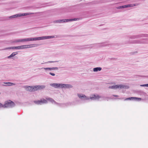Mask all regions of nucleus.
Listing matches in <instances>:
<instances>
[{
  "label": "nucleus",
  "instance_id": "obj_1",
  "mask_svg": "<svg viewBox=\"0 0 148 148\" xmlns=\"http://www.w3.org/2000/svg\"><path fill=\"white\" fill-rule=\"evenodd\" d=\"M49 36H44L37 37L28 38L23 39H18L14 40L12 42L15 43L19 42H26L30 41H35L41 40L49 39Z\"/></svg>",
  "mask_w": 148,
  "mask_h": 148
},
{
  "label": "nucleus",
  "instance_id": "obj_2",
  "mask_svg": "<svg viewBox=\"0 0 148 148\" xmlns=\"http://www.w3.org/2000/svg\"><path fill=\"white\" fill-rule=\"evenodd\" d=\"M148 44V38H142L138 40L125 41L123 42V44Z\"/></svg>",
  "mask_w": 148,
  "mask_h": 148
},
{
  "label": "nucleus",
  "instance_id": "obj_3",
  "mask_svg": "<svg viewBox=\"0 0 148 148\" xmlns=\"http://www.w3.org/2000/svg\"><path fill=\"white\" fill-rule=\"evenodd\" d=\"M78 97L82 100H85L91 99L92 100H95L99 99L100 98V97L98 95H92V97H86L85 95L81 94H78Z\"/></svg>",
  "mask_w": 148,
  "mask_h": 148
},
{
  "label": "nucleus",
  "instance_id": "obj_4",
  "mask_svg": "<svg viewBox=\"0 0 148 148\" xmlns=\"http://www.w3.org/2000/svg\"><path fill=\"white\" fill-rule=\"evenodd\" d=\"M145 37H148V34H142L137 35L127 36H126V38L131 39H135Z\"/></svg>",
  "mask_w": 148,
  "mask_h": 148
},
{
  "label": "nucleus",
  "instance_id": "obj_5",
  "mask_svg": "<svg viewBox=\"0 0 148 148\" xmlns=\"http://www.w3.org/2000/svg\"><path fill=\"white\" fill-rule=\"evenodd\" d=\"M79 18H74L73 19H59L57 20H55L53 21V23H63L68 22L69 21H75L77 20H79Z\"/></svg>",
  "mask_w": 148,
  "mask_h": 148
},
{
  "label": "nucleus",
  "instance_id": "obj_6",
  "mask_svg": "<svg viewBox=\"0 0 148 148\" xmlns=\"http://www.w3.org/2000/svg\"><path fill=\"white\" fill-rule=\"evenodd\" d=\"M15 106V103L12 101L9 100L5 102V104L3 105V108H12L14 107Z\"/></svg>",
  "mask_w": 148,
  "mask_h": 148
},
{
  "label": "nucleus",
  "instance_id": "obj_7",
  "mask_svg": "<svg viewBox=\"0 0 148 148\" xmlns=\"http://www.w3.org/2000/svg\"><path fill=\"white\" fill-rule=\"evenodd\" d=\"M101 44L100 43H96L95 44H91L89 45H87L86 46L88 47H90L92 48L93 47H95V48H99L101 47H104L106 46L107 45H101Z\"/></svg>",
  "mask_w": 148,
  "mask_h": 148
},
{
  "label": "nucleus",
  "instance_id": "obj_8",
  "mask_svg": "<svg viewBox=\"0 0 148 148\" xmlns=\"http://www.w3.org/2000/svg\"><path fill=\"white\" fill-rule=\"evenodd\" d=\"M27 15H29V14H28V13H23L22 14H18L10 16L9 17V18L10 19H12L16 17L23 16Z\"/></svg>",
  "mask_w": 148,
  "mask_h": 148
},
{
  "label": "nucleus",
  "instance_id": "obj_9",
  "mask_svg": "<svg viewBox=\"0 0 148 148\" xmlns=\"http://www.w3.org/2000/svg\"><path fill=\"white\" fill-rule=\"evenodd\" d=\"M24 87L26 90L29 92L35 91L36 90L35 88V86H25Z\"/></svg>",
  "mask_w": 148,
  "mask_h": 148
},
{
  "label": "nucleus",
  "instance_id": "obj_10",
  "mask_svg": "<svg viewBox=\"0 0 148 148\" xmlns=\"http://www.w3.org/2000/svg\"><path fill=\"white\" fill-rule=\"evenodd\" d=\"M60 88H72L73 86L69 84H60Z\"/></svg>",
  "mask_w": 148,
  "mask_h": 148
},
{
  "label": "nucleus",
  "instance_id": "obj_11",
  "mask_svg": "<svg viewBox=\"0 0 148 148\" xmlns=\"http://www.w3.org/2000/svg\"><path fill=\"white\" fill-rule=\"evenodd\" d=\"M34 102L36 104L41 105L43 103H47V101L46 100L43 99V100H40L34 101Z\"/></svg>",
  "mask_w": 148,
  "mask_h": 148
},
{
  "label": "nucleus",
  "instance_id": "obj_12",
  "mask_svg": "<svg viewBox=\"0 0 148 148\" xmlns=\"http://www.w3.org/2000/svg\"><path fill=\"white\" fill-rule=\"evenodd\" d=\"M129 88L128 86H125L124 85H116V89L117 88L122 89H128Z\"/></svg>",
  "mask_w": 148,
  "mask_h": 148
},
{
  "label": "nucleus",
  "instance_id": "obj_13",
  "mask_svg": "<svg viewBox=\"0 0 148 148\" xmlns=\"http://www.w3.org/2000/svg\"><path fill=\"white\" fill-rule=\"evenodd\" d=\"M141 99L140 98L132 97L126 98L125 99V100H134L139 101H140Z\"/></svg>",
  "mask_w": 148,
  "mask_h": 148
},
{
  "label": "nucleus",
  "instance_id": "obj_14",
  "mask_svg": "<svg viewBox=\"0 0 148 148\" xmlns=\"http://www.w3.org/2000/svg\"><path fill=\"white\" fill-rule=\"evenodd\" d=\"M46 86L45 85H38L35 86V88L36 89L35 91H37L38 90H41L44 89Z\"/></svg>",
  "mask_w": 148,
  "mask_h": 148
},
{
  "label": "nucleus",
  "instance_id": "obj_15",
  "mask_svg": "<svg viewBox=\"0 0 148 148\" xmlns=\"http://www.w3.org/2000/svg\"><path fill=\"white\" fill-rule=\"evenodd\" d=\"M50 85L56 88H60V84L51 83L50 84Z\"/></svg>",
  "mask_w": 148,
  "mask_h": 148
},
{
  "label": "nucleus",
  "instance_id": "obj_16",
  "mask_svg": "<svg viewBox=\"0 0 148 148\" xmlns=\"http://www.w3.org/2000/svg\"><path fill=\"white\" fill-rule=\"evenodd\" d=\"M21 49V46H18L16 47H8L6 48V49Z\"/></svg>",
  "mask_w": 148,
  "mask_h": 148
},
{
  "label": "nucleus",
  "instance_id": "obj_17",
  "mask_svg": "<svg viewBox=\"0 0 148 148\" xmlns=\"http://www.w3.org/2000/svg\"><path fill=\"white\" fill-rule=\"evenodd\" d=\"M125 8H129V7H132L134 6H136V5L135 4H130L127 5H125Z\"/></svg>",
  "mask_w": 148,
  "mask_h": 148
},
{
  "label": "nucleus",
  "instance_id": "obj_18",
  "mask_svg": "<svg viewBox=\"0 0 148 148\" xmlns=\"http://www.w3.org/2000/svg\"><path fill=\"white\" fill-rule=\"evenodd\" d=\"M101 69L102 68L100 67H96L93 69V71L94 72H97L98 71H101Z\"/></svg>",
  "mask_w": 148,
  "mask_h": 148
},
{
  "label": "nucleus",
  "instance_id": "obj_19",
  "mask_svg": "<svg viewBox=\"0 0 148 148\" xmlns=\"http://www.w3.org/2000/svg\"><path fill=\"white\" fill-rule=\"evenodd\" d=\"M30 45H26L21 46V49L29 48V47H30Z\"/></svg>",
  "mask_w": 148,
  "mask_h": 148
},
{
  "label": "nucleus",
  "instance_id": "obj_20",
  "mask_svg": "<svg viewBox=\"0 0 148 148\" xmlns=\"http://www.w3.org/2000/svg\"><path fill=\"white\" fill-rule=\"evenodd\" d=\"M4 83L5 84H7V85L8 86H11L15 85V84L10 82H4Z\"/></svg>",
  "mask_w": 148,
  "mask_h": 148
},
{
  "label": "nucleus",
  "instance_id": "obj_21",
  "mask_svg": "<svg viewBox=\"0 0 148 148\" xmlns=\"http://www.w3.org/2000/svg\"><path fill=\"white\" fill-rule=\"evenodd\" d=\"M15 53L14 52L12 53L10 56L7 57L8 58L10 59L11 58L14 57V56L16 55V54H15Z\"/></svg>",
  "mask_w": 148,
  "mask_h": 148
},
{
  "label": "nucleus",
  "instance_id": "obj_22",
  "mask_svg": "<svg viewBox=\"0 0 148 148\" xmlns=\"http://www.w3.org/2000/svg\"><path fill=\"white\" fill-rule=\"evenodd\" d=\"M47 100H49V101L51 102L52 103H56V102L54 101L53 99L49 98L47 99Z\"/></svg>",
  "mask_w": 148,
  "mask_h": 148
},
{
  "label": "nucleus",
  "instance_id": "obj_23",
  "mask_svg": "<svg viewBox=\"0 0 148 148\" xmlns=\"http://www.w3.org/2000/svg\"><path fill=\"white\" fill-rule=\"evenodd\" d=\"M125 8V5L116 7L117 9H121Z\"/></svg>",
  "mask_w": 148,
  "mask_h": 148
},
{
  "label": "nucleus",
  "instance_id": "obj_24",
  "mask_svg": "<svg viewBox=\"0 0 148 148\" xmlns=\"http://www.w3.org/2000/svg\"><path fill=\"white\" fill-rule=\"evenodd\" d=\"M109 88L116 89V85L110 86L109 87Z\"/></svg>",
  "mask_w": 148,
  "mask_h": 148
},
{
  "label": "nucleus",
  "instance_id": "obj_25",
  "mask_svg": "<svg viewBox=\"0 0 148 148\" xmlns=\"http://www.w3.org/2000/svg\"><path fill=\"white\" fill-rule=\"evenodd\" d=\"M30 45V47H34L36 46H37L38 45L37 44H32V45Z\"/></svg>",
  "mask_w": 148,
  "mask_h": 148
},
{
  "label": "nucleus",
  "instance_id": "obj_26",
  "mask_svg": "<svg viewBox=\"0 0 148 148\" xmlns=\"http://www.w3.org/2000/svg\"><path fill=\"white\" fill-rule=\"evenodd\" d=\"M41 69H43L45 70H51V68H42Z\"/></svg>",
  "mask_w": 148,
  "mask_h": 148
},
{
  "label": "nucleus",
  "instance_id": "obj_27",
  "mask_svg": "<svg viewBox=\"0 0 148 148\" xmlns=\"http://www.w3.org/2000/svg\"><path fill=\"white\" fill-rule=\"evenodd\" d=\"M58 61H48L47 62L45 63H53V62H58Z\"/></svg>",
  "mask_w": 148,
  "mask_h": 148
},
{
  "label": "nucleus",
  "instance_id": "obj_28",
  "mask_svg": "<svg viewBox=\"0 0 148 148\" xmlns=\"http://www.w3.org/2000/svg\"><path fill=\"white\" fill-rule=\"evenodd\" d=\"M51 70H58V68L57 67H53L51 68Z\"/></svg>",
  "mask_w": 148,
  "mask_h": 148
},
{
  "label": "nucleus",
  "instance_id": "obj_29",
  "mask_svg": "<svg viewBox=\"0 0 148 148\" xmlns=\"http://www.w3.org/2000/svg\"><path fill=\"white\" fill-rule=\"evenodd\" d=\"M140 86H142V87H145V86L148 87V84H145L141 85H140Z\"/></svg>",
  "mask_w": 148,
  "mask_h": 148
},
{
  "label": "nucleus",
  "instance_id": "obj_30",
  "mask_svg": "<svg viewBox=\"0 0 148 148\" xmlns=\"http://www.w3.org/2000/svg\"><path fill=\"white\" fill-rule=\"evenodd\" d=\"M49 74L53 76H54L55 75L54 73L51 72H50Z\"/></svg>",
  "mask_w": 148,
  "mask_h": 148
},
{
  "label": "nucleus",
  "instance_id": "obj_31",
  "mask_svg": "<svg viewBox=\"0 0 148 148\" xmlns=\"http://www.w3.org/2000/svg\"><path fill=\"white\" fill-rule=\"evenodd\" d=\"M3 106L2 104L0 102V108H3Z\"/></svg>",
  "mask_w": 148,
  "mask_h": 148
},
{
  "label": "nucleus",
  "instance_id": "obj_32",
  "mask_svg": "<svg viewBox=\"0 0 148 148\" xmlns=\"http://www.w3.org/2000/svg\"><path fill=\"white\" fill-rule=\"evenodd\" d=\"M49 36V39L53 38H54V36Z\"/></svg>",
  "mask_w": 148,
  "mask_h": 148
},
{
  "label": "nucleus",
  "instance_id": "obj_33",
  "mask_svg": "<svg viewBox=\"0 0 148 148\" xmlns=\"http://www.w3.org/2000/svg\"><path fill=\"white\" fill-rule=\"evenodd\" d=\"M137 53V51H136L135 52H132V55H134V53Z\"/></svg>",
  "mask_w": 148,
  "mask_h": 148
},
{
  "label": "nucleus",
  "instance_id": "obj_34",
  "mask_svg": "<svg viewBox=\"0 0 148 148\" xmlns=\"http://www.w3.org/2000/svg\"><path fill=\"white\" fill-rule=\"evenodd\" d=\"M114 97H119V96L118 95H113Z\"/></svg>",
  "mask_w": 148,
  "mask_h": 148
},
{
  "label": "nucleus",
  "instance_id": "obj_35",
  "mask_svg": "<svg viewBox=\"0 0 148 148\" xmlns=\"http://www.w3.org/2000/svg\"><path fill=\"white\" fill-rule=\"evenodd\" d=\"M120 45V44H118V43H116V44H115V45H117L118 46H119Z\"/></svg>",
  "mask_w": 148,
  "mask_h": 148
},
{
  "label": "nucleus",
  "instance_id": "obj_36",
  "mask_svg": "<svg viewBox=\"0 0 148 148\" xmlns=\"http://www.w3.org/2000/svg\"><path fill=\"white\" fill-rule=\"evenodd\" d=\"M111 60H115V58H112L111 59Z\"/></svg>",
  "mask_w": 148,
  "mask_h": 148
},
{
  "label": "nucleus",
  "instance_id": "obj_37",
  "mask_svg": "<svg viewBox=\"0 0 148 148\" xmlns=\"http://www.w3.org/2000/svg\"><path fill=\"white\" fill-rule=\"evenodd\" d=\"M14 52L15 53V54H16H16H18V52Z\"/></svg>",
  "mask_w": 148,
  "mask_h": 148
},
{
  "label": "nucleus",
  "instance_id": "obj_38",
  "mask_svg": "<svg viewBox=\"0 0 148 148\" xmlns=\"http://www.w3.org/2000/svg\"><path fill=\"white\" fill-rule=\"evenodd\" d=\"M118 99H123V98H118Z\"/></svg>",
  "mask_w": 148,
  "mask_h": 148
},
{
  "label": "nucleus",
  "instance_id": "obj_39",
  "mask_svg": "<svg viewBox=\"0 0 148 148\" xmlns=\"http://www.w3.org/2000/svg\"><path fill=\"white\" fill-rule=\"evenodd\" d=\"M138 76H140V77H142L143 76H142V75H138Z\"/></svg>",
  "mask_w": 148,
  "mask_h": 148
},
{
  "label": "nucleus",
  "instance_id": "obj_40",
  "mask_svg": "<svg viewBox=\"0 0 148 148\" xmlns=\"http://www.w3.org/2000/svg\"><path fill=\"white\" fill-rule=\"evenodd\" d=\"M3 86H7L6 85H4V84H3Z\"/></svg>",
  "mask_w": 148,
  "mask_h": 148
},
{
  "label": "nucleus",
  "instance_id": "obj_41",
  "mask_svg": "<svg viewBox=\"0 0 148 148\" xmlns=\"http://www.w3.org/2000/svg\"><path fill=\"white\" fill-rule=\"evenodd\" d=\"M104 43V42H103V43H101V44H103V43Z\"/></svg>",
  "mask_w": 148,
  "mask_h": 148
}]
</instances>
